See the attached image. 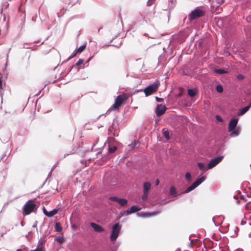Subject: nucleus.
I'll return each mask as SVG.
<instances>
[{
	"instance_id": "nucleus-1",
	"label": "nucleus",
	"mask_w": 251,
	"mask_h": 251,
	"mask_svg": "<svg viewBox=\"0 0 251 251\" xmlns=\"http://www.w3.org/2000/svg\"><path fill=\"white\" fill-rule=\"evenodd\" d=\"M121 229V226L119 223L114 224L112 227V232L110 235V239L111 241H115L118 238Z\"/></svg>"
},
{
	"instance_id": "nucleus-2",
	"label": "nucleus",
	"mask_w": 251,
	"mask_h": 251,
	"mask_svg": "<svg viewBox=\"0 0 251 251\" xmlns=\"http://www.w3.org/2000/svg\"><path fill=\"white\" fill-rule=\"evenodd\" d=\"M159 85V81H155L152 84L146 87L144 91L146 96H149L157 91L158 89Z\"/></svg>"
},
{
	"instance_id": "nucleus-3",
	"label": "nucleus",
	"mask_w": 251,
	"mask_h": 251,
	"mask_svg": "<svg viewBox=\"0 0 251 251\" xmlns=\"http://www.w3.org/2000/svg\"><path fill=\"white\" fill-rule=\"evenodd\" d=\"M205 176H202L197 178L189 187L185 191V193H189L197 187L206 179Z\"/></svg>"
},
{
	"instance_id": "nucleus-4",
	"label": "nucleus",
	"mask_w": 251,
	"mask_h": 251,
	"mask_svg": "<svg viewBox=\"0 0 251 251\" xmlns=\"http://www.w3.org/2000/svg\"><path fill=\"white\" fill-rule=\"evenodd\" d=\"M126 100V98L124 95H121L117 96L115 100V102L113 104L112 109L115 110L122 105Z\"/></svg>"
},
{
	"instance_id": "nucleus-5",
	"label": "nucleus",
	"mask_w": 251,
	"mask_h": 251,
	"mask_svg": "<svg viewBox=\"0 0 251 251\" xmlns=\"http://www.w3.org/2000/svg\"><path fill=\"white\" fill-rule=\"evenodd\" d=\"M35 206V204L34 202H33L32 201H28L24 206V214H29L31 212L33 211Z\"/></svg>"
},
{
	"instance_id": "nucleus-6",
	"label": "nucleus",
	"mask_w": 251,
	"mask_h": 251,
	"mask_svg": "<svg viewBox=\"0 0 251 251\" xmlns=\"http://www.w3.org/2000/svg\"><path fill=\"white\" fill-rule=\"evenodd\" d=\"M203 15V11L199 8L195 9L192 11L188 15V19L190 21H193L196 19L202 16Z\"/></svg>"
},
{
	"instance_id": "nucleus-7",
	"label": "nucleus",
	"mask_w": 251,
	"mask_h": 251,
	"mask_svg": "<svg viewBox=\"0 0 251 251\" xmlns=\"http://www.w3.org/2000/svg\"><path fill=\"white\" fill-rule=\"evenodd\" d=\"M223 158L224 156L221 155L211 159L207 166V169H210L216 166L217 164L222 161Z\"/></svg>"
},
{
	"instance_id": "nucleus-8",
	"label": "nucleus",
	"mask_w": 251,
	"mask_h": 251,
	"mask_svg": "<svg viewBox=\"0 0 251 251\" xmlns=\"http://www.w3.org/2000/svg\"><path fill=\"white\" fill-rule=\"evenodd\" d=\"M160 213V211H155L152 212H139L137 213V216L139 217L147 218L154 216L158 215Z\"/></svg>"
},
{
	"instance_id": "nucleus-9",
	"label": "nucleus",
	"mask_w": 251,
	"mask_h": 251,
	"mask_svg": "<svg viewBox=\"0 0 251 251\" xmlns=\"http://www.w3.org/2000/svg\"><path fill=\"white\" fill-rule=\"evenodd\" d=\"M238 119L232 118L230 119L228 126V132H230L235 128L238 124Z\"/></svg>"
},
{
	"instance_id": "nucleus-10",
	"label": "nucleus",
	"mask_w": 251,
	"mask_h": 251,
	"mask_svg": "<svg viewBox=\"0 0 251 251\" xmlns=\"http://www.w3.org/2000/svg\"><path fill=\"white\" fill-rule=\"evenodd\" d=\"M166 107L165 105L162 104L157 105L156 109L155 112L157 116L162 115L166 111Z\"/></svg>"
},
{
	"instance_id": "nucleus-11",
	"label": "nucleus",
	"mask_w": 251,
	"mask_h": 251,
	"mask_svg": "<svg viewBox=\"0 0 251 251\" xmlns=\"http://www.w3.org/2000/svg\"><path fill=\"white\" fill-rule=\"evenodd\" d=\"M142 209V207H139L136 205L132 206L130 208L127 209L126 211L127 215L139 211Z\"/></svg>"
},
{
	"instance_id": "nucleus-12",
	"label": "nucleus",
	"mask_w": 251,
	"mask_h": 251,
	"mask_svg": "<svg viewBox=\"0 0 251 251\" xmlns=\"http://www.w3.org/2000/svg\"><path fill=\"white\" fill-rule=\"evenodd\" d=\"M113 139L111 138H109L107 140V144L108 145V152L110 153L114 152L116 150L117 147L115 146H111V143L113 141ZM107 144V142L105 143V145Z\"/></svg>"
},
{
	"instance_id": "nucleus-13",
	"label": "nucleus",
	"mask_w": 251,
	"mask_h": 251,
	"mask_svg": "<svg viewBox=\"0 0 251 251\" xmlns=\"http://www.w3.org/2000/svg\"><path fill=\"white\" fill-rule=\"evenodd\" d=\"M57 211L58 209H53L52 210L48 212L47 211L45 207H43V212L44 214L49 217H51L55 215L57 213Z\"/></svg>"
},
{
	"instance_id": "nucleus-14",
	"label": "nucleus",
	"mask_w": 251,
	"mask_h": 251,
	"mask_svg": "<svg viewBox=\"0 0 251 251\" xmlns=\"http://www.w3.org/2000/svg\"><path fill=\"white\" fill-rule=\"evenodd\" d=\"M90 225L96 232H101L104 231V229L100 225L95 223H91Z\"/></svg>"
},
{
	"instance_id": "nucleus-15",
	"label": "nucleus",
	"mask_w": 251,
	"mask_h": 251,
	"mask_svg": "<svg viewBox=\"0 0 251 251\" xmlns=\"http://www.w3.org/2000/svg\"><path fill=\"white\" fill-rule=\"evenodd\" d=\"M5 87V83H3L2 77H0V96L1 98V101H2V95L4 88Z\"/></svg>"
},
{
	"instance_id": "nucleus-16",
	"label": "nucleus",
	"mask_w": 251,
	"mask_h": 251,
	"mask_svg": "<svg viewBox=\"0 0 251 251\" xmlns=\"http://www.w3.org/2000/svg\"><path fill=\"white\" fill-rule=\"evenodd\" d=\"M240 132V128L239 127H238L236 128V129L235 128L232 131H230V133L229 135H230V136H231L232 137H236L239 135Z\"/></svg>"
},
{
	"instance_id": "nucleus-17",
	"label": "nucleus",
	"mask_w": 251,
	"mask_h": 251,
	"mask_svg": "<svg viewBox=\"0 0 251 251\" xmlns=\"http://www.w3.org/2000/svg\"><path fill=\"white\" fill-rule=\"evenodd\" d=\"M151 188V184L149 182H145L143 184V192L149 193Z\"/></svg>"
},
{
	"instance_id": "nucleus-18",
	"label": "nucleus",
	"mask_w": 251,
	"mask_h": 251,
	"mask_svg": "<svg viewBox=\"0 0 251 251\" xmlns=\"http://www.w3.org/2000/svg\"><path fill=\"white\" fill-rule=\"evenodd\" d=\"M250 109V106H245L239 110V111L237 114V116H240L243 115L246 113Z\"/></svg>"
},
{
	"instance_id": "nucleus-19",
	"label": "nucleus",
	"mask_w": 251,
	"mask_h": 251,
	"mask_svg": "<svg viewBox=\"0 0 251 251\" xmlns=\"http://www.w3.org/2000/svg\"><path fill=\"white\" fill-rule=\"evenodd\" d=\"M214 73L222 75L224 74H226L228 72L227 69H214Z\"/></svg>"
},
{
	"instance_id": "nucleus-20",
	"label": "nucleus",
	"mask_w": 251,
	"mask_h": 251,
	"mask_svg": "<svg viewBox=\"0 0 251 251\" xmlns=\"http://www.w3.org/2000/svg\"><path fill=\"white\" fill-rule=\"evenodd\" d=\"M198 166L200 170H203L204 171L208 170L207 169V167H205L204 164L202 162H198Z\"/></svg>"
},
{
	"instance_id": "nucleus-21",
	"label": "nucleus",
	"mask_w": 251,
	"mask_h": 251,
	"mask_svg": "<svg viewBox=\"0 0 251 251\" xmlns=\"http://www.w3.org/2000/svg\"><path fill=\"white\" fill-rule=\"evenodd\" d=\"M121 206H124L127 203L126 199L120 198L118 202Z\"/></svg>"
},
{
	"instance_id": "nucleus-22",
	"label": "nucleus",
	"mask_w": 251,
	"mask_h": 251,
	"mask_svg": "<svg viewBox=\"0 0 251 251\" xmlns=\"http://www.w3.org/2000/svg\"><path fill=\"white\" fill-rule=\"evenodd\" d=\"M86 45L85 44L82 45L76 50L78 53H81L85 50V49L86 48Z\"/></svg>"
},
{
	"instance_id": "nucleus-23",
	"label": "nucleus",
	"mask_w": 251,
	"mask_h": 251,
	"mask_svg": "<svg viewBox=\"0 0 251 251\" xmlns=\"http://www.w3.org/2000/svg\"><path fill=\"white\" fill-rule=\"evenodd\" d=\"M196 92L195 90L193 89H188V94L191 97H193L195 95Z\"/></svg>"
},
{
	"instance_id": "nucleus-24",
	"label": "nucleus",
	"mask_w": 251,
	"mask_h": 251,
	"mask_svg": "<svg viewBox=\"0 0 251 251\" xmlns=\"http://www.w3.org/2000/svg\"><path fill=\"white\" fill-rule=\"evenodd\" d=\"M55 241L59 243H62L64 241V238L62 236H57L55 238Z\"/></svg>"
},
{
	"instance_id": "nucleus-25",
	"label": "nucleus",
	"mask_w": 251,
	"mask_h": 251,
	"mask_svg": "<svg viewBox=\"0 0 251 251\" xmlns=\"http://www.w3.org/2000/svg\"><path fill=\"white\" fill-rule=\"evenodd\" d=\"M176 190L174 186H172L170 190V194L171 195H175L176 194Z\"/></svg>"
},
{
	"instance_id": "nucleus-26",
	"label": "nucleus",
	"mask_w": 251,
	"mask_h": 251,
	"mask_svg": "<svg viewBox=\"0 0 251 251\" xmlns=\"http://www.w3.org/2000/svg\"><path fill=\"white\" fill-rule=\"evenodd\" d=\"M148 193H146L143 192V195L142 197V201H146L148 198Z\"/></svg>"
},
{
	"instance_id": "nucleus-27",
	"label": "nucleus",
	"mask_w": 251,
	"mask_h": 251,
	"mask_svg": "<svg viewBox=\"0 0 251 251\" xmlns=\"http://www.w3.org/2000/svg\"><path fill=\"white\" fill-rule=\"evenodd\" d=\"M216 91L219 93H222L223 91V88L222 85H218L216 87Z\"/></svg>"
},
{
	"instance_id": "nucleus-28",
	"label": "nucleus",
	"mask_w": 251,
	"mask_h": 251,
	"mask_svg": "<svg viewBox=\"0 0 251 251\" xmlns=\"http://www.w3.org/2000/svg\"><path fill=\"white\" fill-rule=\"evenodd\" d=\"M55 228L56 231L60 232L62 230V227L58 224L55 225Z\"/></svg>"
},
{
	"instance_id": "nucleus-29",
	"label": "nucleus",
	"mask_w": 251,
	"mask_h": 251,
	"mask_svg": "<svg viewBox=\"0 0 251 251\" xmlns=\"http://www.w3.org/2000/svg\"><path fill=\"white\" fill-rule=\"evenodd\" d=\"M170 2H171V4L169 3V6L171 8H173L175 7L176 3V0H170Z\"/></svg>"
},
{
	"instance_id": "nucleus-30",
	"label": "nucleus",
	"mask_w": 251,
	"mask_h": 251,
	"mask_svg": "<svg viewBox=\"0 0 251 251\" xmlns=\"http://www.w3.org/2000/svg\"><path fill=\"white\" fill-rule=\"evenodd\" d=\"M163 135L167 139H169L170 138L169 132L167 130L164 131Z\"/></svg>"
},
{
	"instance_id": "nucleus-31",
	"label": "nucleus",
	"mask_w": 251,
	"mask_h": 251,
	"mask_svg": "<svg viewBox=\"0 0 251 251\" xmlns=\"http://www.w3.org/2000/svg\"><path fill=\"white\" fill-rule=\"evenodd\" d=\"M78 53V52L76 51V50H75L71 54V55L68 58V60H70L72 59V58L75 57L76 54Z\"/></svg>"
},
{
	"instance_id": "nucleus-32",
	"label": "nucleus",
	"mask_w": 251,
	"mask_h": 251,
	"mask_svg": "<svg viewBox=\"0 0 251 251\" xmlns=\"http://www.w3.org/2000/svg\"><path fill=\"white\" fill-rule=\"evenodd\" d=\"M185 177L187 180L190 181L191 180V174L189 172L187 173L185 175Z\"/></svg>"
},
{
	"instance_id": "nucleus-33",
	"label": "nucleus",
	"mask_w": 251,
	"mask_h": 251,
	"mask_svg": "<svg viewBox=\"0 0 251 251\" xmlns=\"http://www.w3.org/2000/svg\"><path fill=\"white\" fill-rule=\"evenodd\" d=\"M31 251H44L42 247H40L39 245H38L37 248L35 250H32Z\"/></svg>"
},
{
	"instance_id": "nucleus-34",
	"label": "nucleus",
	"mask_w": 251,
	"mask_h": 251,
	"mask_svg": "<svg viewBox=\"0 0 251 251\" xmlns=\"http://www.w3.org/2000/svg\"><path fill=\"white\" fill-rule=\"evenodd\" d=\"M120 198H118L116 197H111L109 198V200L112 201L118 202V201Z\"/></svg>"
},
{
	"instance_id": "nucleus-35",
	"label": "nucleus",
	"mask_w": 251,
	"mask_h": 251,
	"mask_svg": "<svg viewBox=\"0 0 251 251\" xmlns=\"http://www.w3.org/2000/svg\"><path fill=\"white\" fill-rule=\"evenodd\" d=\"M84 62L83 59H79L78 61L75 63V66H79L81 64H82Z\"/></svg>"
},
{
	"instance_id": "nucleus-36",
	"label": "nucleus",
	"mask_w": 251,
	"mask_h": 251,
	"mask_svg": "<svg viewBox=\"0 0 251 251\" xmlns=\"http://www.w3.org/2000/svg\"><path fill=\"white\" fill-rule=\"evenodd\" d=\"M215 117H216V119L218 121L220 122H223V119L222 118V117L220 116L217 115Z\"/></svg>"
},
{
	"instance_id": "nucleus-37",
	"label": "nucleus",
	"mask_w": 251,
	"mask_h": 251,
	"mask_svg": "<svg viewBox=\"0 0 251 251\" xmlns=\"http://www.w3.org/2000/svg\"><path fill=\"white\" fill-rule=\"evenodd\" d=\"M155 0H148V1H147V5L148 6H150L151 5H152L154 2Z\"/></svg>"
},
{
	"instance_id": "nucleus-38",
	"label": "nucleus",
	"mask_w": 251,
	"mask_h": 251,
	"mask_svg": "<svg viewBox=\"0 0 251 251\" xmlns=\"http://www.w3.org/2000/svg\"><path fill=\"white\" fill-rule=\"evenodd\" d=\"M155 100L157 102H162L163 101V99L158 98L157 97H155Z\"/></svg>"
},
{
	"instance_id": "nucleus-39",
	"label": "nucleus",
	"mask_w": 251,
	"mask_h": 251,
	"mask_svg": "<svg viewBox=\"0 0 251 251\" xmlns=\"http://www.w3.org/2000/svg\"><path fill=\"white\" fill-rule=\"evenodd\" d=\"M237 78L239 79H243L244 78V76L242 75H239L237 76Z\"/></svg>"
},
{
	"instance_id": "nucleus-40",
	"label": "nucleus",
	"mask_w": 251,
	"mask_h": 251,
	"mask_svg": "<svg viewBox=\"0 0 251 251\" xmlns=\"http://www.w3.org/2000/svg\"><path fill=\"white\" fill-rule=\"evenodd\" d=\"M45 241L40 240L38 242V245H39L40 247H42V245L44 243Z\"/></svg>"
},
{
	"instance_id": "nucleus-41",
	"label": "nucleus",
	"mask_w": 251,
	"mask_h": 251,
	"mask_svg": "<svg viewBox=\"0 0 251 251\" xmlns=\"http://www.w3.org/2000/svg\"><path fill=\"white\" fill-rule=\"evenodd\" d=\"M159 183V180L158 179H157L155 181V185H158Z\"/></svg>"
},
{
	"instance_id": "nucleus-42",
	"label": "nucleus",
	"mask_w": 251,
	"mask_h": 251,
	"mask_svg": "<svg viewBox=\"0 0 251 251\" xmlns=\"http://www.w3.org/2000/svg\"><path fill=\"white\" fill-rule=\"evenodd\" d=\"M33 226V227H36L37 226V225H36V224H34V225H33V226Z\"/></svg>"
},
{
	"instance_id": "nucleus-43",
	"label": "nucleus",
	"mask_w": 251,
	"mask_h": 251,
	"mask_svg": "<svg viewBox=\"0 0 251 251\" xmlns=\"http://www.w3.org/2000/svg\"><path fill=\"white\" fill-rule=\"evenodd\" d=\"M248 106H250V108L251 107V102H250V105H248Z\"/></svg>"
},
{
	"instance_id": "nucleus-44",
	"label": "nucleus",
	"mask_w": 251,
	"mask_h": 251,
	"mask_svg": "<svg viewBox=\"0 0 251 251\" xmlns=\"http://www.w3.org/2000/svg\"><path fill=\"white\" fill-rule=\"evenodd\" d=\"M91 58H91V57H90V58L89 59L88 61H90V60H91Z\"/></svg>"
},
{
	"instance_id": "nucleus-45",
	"label": "nucleus",
	"mask_w": 251,
	"mask_h": 251,
	"mask_svg": "<svg viewBox=\"0 0 251 251\" xmlns=\"http://www.w3.org/2000/svg\"><path fill=\"white\" fill-rule=\"evenodd\" d=\"M91 58H91V57H90V58L89 59L88 61H90V60H91Z\"/></svg>"
},
{
	"instance_id": "nucleus-46",
	"label": "nucleus",
	"mask_w": 251,
	"mask_h": 251,
	"mask_svg": "<svg viewBox=\"0 0 251 251\" xmlns=\"http://www.w3.org/2000/svg\"><path fill=\"white\" fill-rule=\"evenodd\" d=\"M16 251H22L21 250H17Z\"/></svg>"
}]
</instances>
